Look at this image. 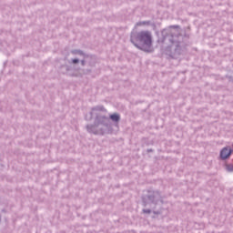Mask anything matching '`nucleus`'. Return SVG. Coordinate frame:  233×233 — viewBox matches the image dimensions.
Returning a JSON list of instances; mask_svg holds the SVG:
<instances>
[{"mask_svg":"<svg viewBox=\"0 0 233 233\" xmlns=\"http://www.w3.org/2000/svg\"><path fill=\"white\" fill-rule=\"evenodd\" d=\"M144 214H152V210L150 209H143Z\"/></svg>","mask_w":233,"mask_h":233,"instance_id":"obj_10","label":"nucleus"},{"mask_svg":"<svg viewBox=\"0 0 233 233\" xmlns=\"http://www.w3.org/2000/svg\"><path fill=\"white\" fill-rule=\"evenodd\" d=\"M226 170L228 172H233V164H228L226 165Z\"/></svg>","mask_w":233,"mask_h":233,"instance_id":"obj_8","label":"nucleus"},{"mask_svg":"<svg viewBox=\"0 0 233 233\" xmlns=\"http://www.w3.org/2000/svg\"><path fill=\"white\" fill-rule=\"evenodd\" d=\"M81 65L82 66H85V65H86V62L85 60H81Z\"/></svg>","mask_w":233,"mask_h":233,"instance_id":"obj_12","label":"nucleus"},{"mask_svg":"<svg viewBox=\"0 0 233 233\" xmlns=\"http://www.w3.org/2000/svg\"><path fill=\"white\" fill-rule=\"evenodd\" d=\"M179 25H171L162 32L164 41L170 43L166 48V55L172 59H177L183 54V35L179 33Z\"/></svg>","mask_w":233,"mask_h":233,"instance_id":"obj_1","label":"nucleus"},{"mask_svg":"<svg viewBox=\"0 0 233 233\" xmlns=\"http://www.w3.org/2000/svg\"><path fill=\"white\" fill-rule=\"evenodd\" d=\"M62 68L66 70V74L68 75V72H70L71 67L69 66H63Z\"/></svg>","mask_w":233,"mask_h":233,"instance_id":"obj_9","label":"nucleus"},{"mask_svg":"<svg viewBox=\"0 0 233 233\" xmlns=\"http://www.w3.org/2000/svg\"><path fill=\"white\" fill-rule=\"evenodd\" d=\"M233 150L230 147H224L220 151V157L221 159H228V157H230V154H232Z\"/></svg>","mask_w":233,"mask_h":233,"instance_id":"obj_5","label":"nucleus"},{"mask_svg":"<svg viewBox=\"0 0 233 233\" xmlns=\"http://www.w3.org/2000/svg\"><path fill=\"white\" fill-rule=\"evenodd\" d=\"M72 63L74 65H77V63H79V59H77V58L72 59Z\"/></svg>","mask_w":233,"mask_h":233,"instance_id":"obj_11","label":"nucleus"},{"mask_svg":"<svg viewBox=\"0 0 233 233\" xmlns=\"http://www.w3.org/2000/svg\"><path fill=\"white\" fill-rule=\"evenodd\" d=\"M0 221H1V215H0Z\"/></svg>","mask_w":233,"mask_h":233,"instance_id":"obj_14","label":"nucleus"},{"mask_svg":"<svg viewBox=\"0 0 233 233\" xmlns=\"http://www.w3.org/2000/svg\"><path fill=\"white\" fill-rule=\"evenodd\" d=\"M158 201H163L159 191H149L147 196L143 198L144 207H148V205H155L156 207Z\"/></svg>","mask_w":233,"mask_h":233,"instance_id":"obj_4","label":"nucleus"},{"mask_svg":"<svg viewBox=\"0 0 233 233\" xmlns=\"http://www.w3.org/2000/svg\"><path fill=\"white\" fill-rule=\"evenodd\" d=\"M130 41L138 50L147 53L154 52V48L152 47V33L150 31L132 33Z\"/></svg>","mask_w":233,"mask_h":233,"instance_id":"obj_3","label":"nucleus"},{"mask_svg":"<svg viewBox=\"0 0 233 233\" xmlns=\"http://www.w3.org/2000/svg\"><path fill=\"white\" fill-rule=\"evenodd\" d=\"M109 118L111 119V121H114L115 123H119L121 116H119V114H113L109 116Z\"/></svg>","mask_w":233,"mask_h":233,"instance_id":"obj_6","label":"nucleus"},{"mask_svg":"<svg viewBox=\"0 0 233 233\" xmlns=\"http://www.w3.org/2000/svg\"><path fill=\"white\" fill-rule=\"evenodd\" d=\"M97 112H106L105 106H96L92 107L90 116L93 117L96 116L94 121V125H87L86 127L89 134H94L95 136H105V134H112V122L108 116L103 115H98Z\"/></svg>","mask_w":233,"mask_h":233,"instance_id":"obj_2","label":"nucleus"},{"mask_svg":"<svg viewBox=\"0 0 233 233\" xmlns=\"http://www.w3.org/2000/svg\"><path fill=\"white\" fill-rule=\"evenodd\" d=\"M143 25H150V22H142Z\"/></svg>","mask_w":233,"mask_h":233,"instance_id":"obj_13","label":"nucleus"},{"mask_svg":"<svg viewBox=\"0 0 233 233\" xmlns=\"http://www.w3.org/2000/svg\"><path fill=\"white\" fill-rule=\"evenodd\" d=\"M71 54H74V56H85V53H83V51L77 49L71 51Z\"/></svg>","mask_w":233,"mask_h":233,"instance_id":"obj_7","label":"nucleus"}]
</instances>
